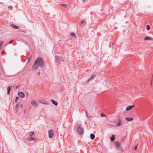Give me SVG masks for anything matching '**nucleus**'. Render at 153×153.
Returning <instances> with one entry per match:
<instances>
[{"instance_id": "obj_30", "label": "nucleus", "mask_w": 153, "mask_h": 153, "mask_svg": "<svg viewBox=\"0 0 153 153\" xmlns=\"http://www.w3.org/2000/svg\"><path fill=\"white\" fill-rule=\"evenodd\" d=\"M13 42V40H11V41L10 42V43H9V44H10V43H12Z\"/></svg>"}, {"instance_id": "obj_23", "label": "nucleus", "mask_w": 153, "mask_h": 153, "mask_svg": "<svg viewBox=\"0 0 153 153\" xmlns=\"http://www.w3.org/2000/svg\"><path fill=\"white\" fill-rule=\"evenodd\" d=\"M61 5L63 6L64 7H66L67 6V5L65 4H61Z\"/></svg>"}, {"instance_id": "obj_33", "label": "nucleus", "mask_w": 153, "mask_h": 153, "mask_svg": "<svg viewBox=\"0 0 153 153\" xmlns=\"http://www.w3.org/2000/svg\"><path fill=\"white\" fill-rule=\"evenodd\" d=\"M151 86H152V82H151Z\"/></svg>"}, {"instance_id": "obj_32", "label": "nucleus", "mask_w": 153, "mask_h": 153, "mask_svg": "<svg viewBox=\"0 0 153 153\" xmlns=\"http://www.w3.org/2000/svg\"><path fill=\"white\" fill-rule=\"evenodd\" d=\"M86 116H87V117H88V116H88V114H86Z\"/></svg>"}, {"instance_id": "obj_29", "label": "nucleus", "mask_w": 153, "mask_h": 153, "mask_svg": "<svg viewBox=\"0 0 153 153\" xmlns=\"http://www.w3.org/2000/svg\"><path fill=\"white\" fill-rule=\"evenodd\" d=\"M137 145H136V146H135V147L134 149H135V150H137Z\"/></svg>"}, {"instance_id": "obj_3", "label": "nucleus", "mask_w": 153, "mask_h": 153, "mask_svg": "<svg viewBox=\"0 0 153 153\" xmlns=\"http://www.w3.org/2000/svg\"><path fill=\"white\" fill-rule=\"evenodd\" d=\"M49 137L50 138H52L53 136V131L52 130H49L48 131Z\"/></svg>"}, {"instance_id": "obj_17", "label": "nucleus", "mask_w": 153, "mask_h": 153, "mask_svg": "<svg viewBox=\"0 0 153 153\" xmlns=\"http://www.w3.org/2000/svg\"><path fill=\"white\" fill-rule=\"evenodd\" d=\"M71 36H72V37H74L75 38H76V36H75V34L74 33H71Z\"/></svg>"}, {"instance_id": "obj_25", "label": "nucleus", "mask_w": 153, "mask_h": 153, "mask_svg": "<svg viewBox=\"0 0 153 153\" xmlns=\"http://www.w3.org/2000/svg\"><path fill=\"white\" fill-rule=\"evenodd\" d=\"M18 107H19V105H18V104L17 103L16 104V108L17 110L18 109Z\"/></svg>"}, {"instance_id": "obj_9", "label": "nucleus", "mask_w": 153, "mask_h": 153, "mask_svg": "<svg viewBox=\"0 0 153 153\" xmlns=\"http://www.w3.org/2000/svg\"><path fill=\"white\" fill-rule=\"evenodd\" d=\"M27 140L28 141H30L32 140L35 141L36 140L34 138L32 137H28Z\"/></svg>"}, {"instance_id": "obj_24", "label": "nucleus", "mask_w": 153, "mask_h": 153, "mask_svg": "<svg viewBox=\"0 0 153 153\" xmlns=\"http://www.w3.org/2000/svg\"><path fill=\"white\" fill-rule=\"evenodd\" d=\"M100 116L101 117H107V116L103 113H102L101 114Z\"/></svg>"}, {"instance_id": "obj_28", "label": "nucleus", "mask_w": 153, "mask_h": 153, "mask_svg": "<svg viewBox=\"0 0 153 153\" xmlns=\"http://www.w3.org/2000/svg\"><path fill=\"white\" fill-rule=\"evenodd\" d=\"M8 8H9V9H10V10H12V6L9 7H8Z\"/></svg>"}, {"instance_id": "obj_14", "label": "nucleus", "mask_w": 153, "mask_h": 153, "mask_svg": "<svg viewBox=\"0 0 153 153\" xmlns=\"http://www.w3.org/2000/svg\"><path fill=\"white\" fill-rule=\"evenodd\" d=\"M115 138V136L114 135H112V136L111 137V138H110L111 140V141H113L114 140Z\"/></svg>"}, {"instance_id": "obj_22", "label": "nucleus", "mask_w": 153, "mask_h": 153, "mask_svg": "<svg viewBox=\"0 0 153 153\" xmlns=\"http://www.w3.org/2000/svg\"><path fill=\"white\" fill-rule=\"evenodd\" d=\"M81 23L83 25H85V21L82 20L81 21Z\"/></svg>"}, {"instance_id": "obj_35", "label": "nucleus", "mask_w": 153, "mask_h": 153, "mask_svg": "<svg viewBox=\"0 0 153 153\" xmlns=\"http://www.w3.org/2000/svg\"><path fill=\"white\" fill-rule=\"evenodd\" d=\"M25 111H24V113H25Z\"/></svg>"}, {"instance_id": "obj_8", "label": "nucleus", "mask_w": 153, "mask_h": 153, "mask_svg": "<svg viewBox=\"0 0 153 153\" xmlns=\"http://www.w3.org/2000/svg\"><path fill=\"white\" fill-rule=\"evenodd\" d=\"M144 40H153V38L149 36H146L144 38Z\"/></svg>"}, {"instance_id": "obj_31", "label": "nucleus", "mask_w": 153, "mask_h": 153, "mask_svg": "<svg viewBox=\"0 0 153 153\" xmlns=\"http://www.w3.org/2000/svg\"><path fill=\"white\" fill-rule=\"evenodd\" d=\"M88 118L89 119H90V118H92V117L91 116H88Z\"/></svg>"}, {"instance_id": "obj_18", "label": "nucleus", "mask_w": 153, "mask_h": 153, "mask_svg": "<svg viewBox=\"0 0 153 153\" xmlns=\"http://www.w3.org/2000/svg\"><path fill=\"white\" fill-rule=\"evenodd\" d=\"M62 59V58L61 57H58L56 59V60L57 61H59V60H61Z\"/></svg>"}, {"instance_id": "obj_19", "label": "nucleus", "mask_w": 153, "mask_h": 153, "mask_svg": "<svg viewBox=\"0 0 153 153\" xmlns=\"http://www.w3.org/2000/svg\"><path fill=\"white\" fill-rule=\"evenodd\" d=\"M4 43L3 41L0 42V49L1 48L2 45Z\"/></svg>"}, {"instance_id": "obj_13", "label": "nucleus", "mask_w": 153, "mask_h": 153, "mask_svg": "<svg viewBox=\"0 0 153 153\" xmlns=\"http://www.w3.org/2000/svg\"><path fill=\"white\" fill-rule=\"evenodd\" d=\"M90 136V138L92 140L94 139V138L95 137V135L92 134H91Z\"/></svg>"}, {"instance_id": "obj_12", "label": "nucleus", "mask_w": 153, "mask_h": 153, "mask_svg": "<svg viewBox=\"0 0 153 153\" xmlns=\"http://www.w3.org/2000/svg\"><path fill=\"white\" fill-rule=\"evenodd\" d=\"M125 119L126 120L128 121H131L133 120V119L132 118L129 117H126L125 118Z\"/></svg>"}, {"instance_id": "obj_11", "label": "nucleus", "mask_w": 153, "mask_h": 153, "mask_svg": "<svg viewBox=\"0 0 153 153\" xmlns=\"http://www.w3.org/2000/svg\"><path fill=\"white\" fill-rule=\"evenodd\" d=\"M51 101L53 103V104H54L56 106L58 105V102L57 101H54L53 100H51Z\"/></svg>"}, {"instance_id": "obj_20", "label": "nucleus", "mask_w": 153, "mask_h": 153, "mask_svg": "<svg viewBox=\"0 0 153 153\" xmlns=\"http://www.w3.org/2000/svg\"><path fill=\"white\" fill-rule=\"evenodd\" d=\"M146 28L147 30H149L150 28V26L149 25H146Z\"/></svg>"}, {"instance_id": "obj_34", "label": "nucleus", "mask_w": 153, "mask_h": 153, "mask_svg": "<svg viewBox=\"0 0 153 153\" xmlns=\"http://www.w3.org/2000/svg\"><path fill=\"white\" fill-rule=\"evenodd\" d=\"M18 89V88L17 87H16V89Z\"/></svg>"}, {"instance_id": "obj_10", "label": "nucleus", "mask_w": 153, "mask_h": 153, "mask_svg": "<svg viewBox=\"0 0 153 153\" xmlns=\"http://www.w3.org/2000/svg\"><path fill=\"white\" fill-rule=\"evenodd\" d=\"M10 25L11 27L15 29H18L19 28V27L16 26V25L14 24H11Z\"/></svg>"}, {"instance_id": "obj_1", "label": "nucleus", "mask_w": 153, "mask_h": 153, "mask_svg": "<svg viewBox=\"0 0 153 153\" xmlns=\"http://www.w3.org/2000/svg\"><path fill=\"white\" fill-rule=\"evenodd\" d=\"M43 61L40 58H38L36 60L32 68L34 70H36L38 68V67H42L43 66Z\"/></svg>"}, {"instance_id": "obj_16", "label": "nucleus", "mask_w": 153, "mask_h": 153, "mask_svg": "<svg viewBox=\"0 0 153 153\" xmlns=\"http://www.w3.org/2000/svg\"><path fill=\"white\" fill-rule=\"evenodd\" d=\"M10 86H8L7 87V94H9L10 91Z\"/></svg>"}, {"instance_id": "obj_6", "label": "nucleus", "mask_w": 153, "mask_h": 153, "mask_svg": "<svg viewBox=\"0 0 153 153\" xmlns=\"http://www.w3.org/2000/svg\"><path fill=\"white\" fill-rule=\"evenodd\" d=\"M134 106V105H130L127 107L126 108V111H128L131 109Z\"/></svg>"}, {"instance_id": "obj_26", "label": "nucleus", "mask_w": 153, "mask_h": 153, "mask_svg": "<svg viewBox=\"0 0 153 153\" xmlns=\"http://www.w3.org/2000/svg\"><path fill=\"white\" fill-rule=\"evenodd\" d=\"M19 97H16V98L15 100V102H17L18 100L19 99Z\"/></svg>"}, {"instance_id": "obj_5", "label": "nucleus", "mask_w": 153, "mask_h": 153, "mask_svg": "<svg viewBox=\"0 0 153 153\" xmlns=\"http://www.w3.org/2000/svg\"><path fill=\"white\" fill-rule=\"evenodd\" d=\"M31 103L34 106L36 107H37L38 106V104L37 103L36 101L34 100H33L31 101Z\"/></svg>"}, {"instance_id": "obj_7", "label": "nucleus", "mask_w": 153, "mask_h": 153, "mask_svg": "<svg viewBox=\"0 0 153 153\" xmlns=\"http://www.w3.org/2000/svg\"><path fill=\"white\" fill-rule=\"evenodd\" d=\"M115 146L117 147H119L121 145V143L118 141H115L114 142Z\"/></svg>"}, {"instance_id": "obj_27", "label": "nucleus", "mask_w": 153, "mask_h": 153, "mask_svg": "<svg viewBox=\"0 0 153 153\" xmlns=\"http://www.w3.org/2000/svg\"><path fill=\"white\" fill-rule=\"evenodd\" d=\"M23 105L22 104L20 105V107L21 108H22L23 107Z\"/></svg>"}, {"instance_id": "obj_15", "label": "nucleus", "mask_w": 153, "mask_h": 153, "mask_svg": "<svg viewBox=\"0 0 153 153\" xmlns=\"http://www.w3.org/2000/svg\"><path fill=\"white\" fill-rule=\"evenodd\" d=\"M122 125L121 122L120 120H119L118 122L117 123V126H120Z\"/></svg>"}, {"instance_id": "obj_21", "label": "nucleus", "mask_w": 153, "mask_h": 153, "mask_svg": "<svg viewBox=\"0 0 153 153\" xmlns=\"http://www.w3.org/2000/svg\"><path fill=\"white\" fill-rule=\"evenodd\" d=\"M34 134V133L33 132H32L30 133V137H32Z\"/></svg>"}, {"instance_id": "obj_2", "label": "nucleus", "mask_w": 153, "mask_h": 153, "mask_svg": "<svg viewBox=\"0 0 153 153\" xmlns=\"http://www.w3.org/2000/svg\"><path fill=\"white\" fill-rule=\"evenodd\" d=\"M77 131L79 134L82 135L84 132V130L80 126H79L77 129Z\"/></svg>"}, {"instance_id": "obj_4", "label": "nucleus", "mask_w": 153, "mask_h": 153, "mask_svg": "<svg viewBox=\"0 0 153 153\" xmlns=\"http://www.w3.org/2000/svg\"><path fill=\"white\" fill-rule=\"evenodd\" d=\"M18 95L19 96L22 98H23L25 97V94L22 92H19L18 93Z\"/></svg>"}]
</instances>
